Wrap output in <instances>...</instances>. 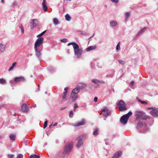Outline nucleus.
Segmentation results:
<instances>
[{
	"instance_id": "obj_40",
	"label": "nucleus",
	"mask_w": 158,
	"mask_h": 158,
	"mask_svg": "<svg viewBox=\"0 0 158 158\" xmlns=\"http://www.w3.org/2000/svg\"><path fill=\"white\" fill-rule=\"evenodd\" d=\"M60 41L62 42L65 43L67 42V39H63L60 40Z\"/></svg>"
},
{
	"instance_id": "obj_5",
	"label": "nucleus",
	"mask_w": 158,
	"mask_h": 158,
	"mask_svg": "<svg viewBox=\"0 0 158 158\" xmlns=\"http://www.w3.org/2000/svg\"><path fill=\"white\" fill-rule=\"evenodd\" d=\"M44 40L43 37H40L37 39L35 44V49L37 50V48H39L38 47L43 44Z\"/></svg>"
},
{
	"instance_id": "obj_57",
	"label": "nucleus",
	"mask_w": 158,
	"mask_h": 158,
	"mask_svg": "<svg viewBox=\"0 0 158 158\" xmlns=\"http://www.w3.org/2000/svg\"><path fill=\"white\" fill-rule=\"evenodd\" d=\"M52 124H51V125L49 126V127L50 128H51V127H52Z\"/></svg>"
},
{
	"instance_id": "obj_22",
	"label": "nucleus",
	"mask_w": 158,
	"mask_h": 158,
	"mask_svg": "<svg viewBox=\"0 0 158 158\" xmlns=\"http://www.w3.org/2000/svg\"><path fill=\"white\" fill-rule=\"evenodd\" d=\"M110 26H116L117 23L116 21H110Z\"/></svg>"
},
{
	"instance_id": "obj_59",
	"label": "nucleus",
	"mask_w": 158,
	"mask_h": 158,
	"mask_svg": "<svg viewBox=\"0 0 158 158\" xmlns=\"http://www.w3.org/2000/svg\"><path fill=\"white\" fill-rule=\"evenodd\" d=\"M94 34H93V35L92 37H90L89 38V39H90V38H91L94 36Z\"/></svg>"
},
{
	"instance_id": "obj_49",
	"label": "nucleus",
	"mask_w": 158,
	"mask_h": 158,
	"mask_svg": "<svg viewBox=\"0 0 158 158\" xmlns=\"http://www.w3.org/2000/svg\"><path fill=\"white\" fill-rule=\"evenodd\" d=\"M98 98L97 97H95L94 99V101L95 102H97Z\"/></svg>"
},
{
	"instance_id": "obj_46",
	"label": "nucleus",
	"mask_w": 158,
	"mask_h": 158,
	"mask_svg": "<svg viewBox=\"0 0 158 158\" xmlns=\"http://www.w3.org/2000/svg\"><path fill=\"white\" fill-rule=\"evenodd\" d=\"M113 2H115L117 3L118 2V0H110Z\"/></svg>"
},
{
	"instance_id": "obj_33",
	"label": "nucleus",
	"mask_w": 158,
	"mask_h": 158,
	"mask_svg": "<svg viewBox=\"0 0 158 158\" xmlns=\"http://www.w3.org/2000/svg\"><path fill=\"white\" fill-rule=\"evenodd\" d=\"M120 42H119L118 44L117 45V46H116V50L117 51H119V50H120Z\"/></svg>"
},
{
	"instance_id": "obj_25",
	"label": "nucleus",
	"mask_w": 158,
	"mask_h": 158,
	"mask_svg": "<svg viewBox=\"0 0 158 158\" xmlns=\"http://www.w3.org/2000/svg\"><path fill=\"white\" fill-rule=\"evenodd\" d=\"M40 156L36 155L35 154L32 155L29 157V158H40Z\"/></svg>"
},
{
	"instance_id": "obj_60",
	"label": "nucleus",
	"mask_w": 158,
	"mask_h": 158,
	"mask_svg": "<svg viewBox=\"0 0 158 158\" xmlns=\"http://www.w3.org/2000/svg\"><path fill=\"white\" fill-rule=\"evenodd\" d=\"M16 113H15V114H14V116H15L16 115Z\"/></svg>"
},
{
	"instance_id": "obj_30",
	"label": "nucleus",
	"mask_w": 158,
	"mask_h": 158,
	"mask_svg": "<svg viewBox=\"0 0 158 158\" xmlns=\"http://www.w3.org/2000/svg\"><path fill=\"white\" fill-rule=\"evenodd\" d=\"M14 154H8L7 155V157L8 158H14Z\"/></svg>"
},
{
	"instance_id": "obj_41",
	"label": "nucleus",
	"mask_w": 158,
	"mask_h": 158,
	"mask_svg": "<svg viewBox=\"0 0 158 158\" xmlns=\"http://www.w3.org/2000/svg\"><path fill=\"white\" fill-rule=\"evenodd\" d=\"M118 61L119 62L122 64H124L125 63L124 61L120 60H118Z\"/></svg>"
},
{
	"instance_id": "obj_26",
	"label": "nucleus",
	"mask_w": 158,
	"mask_h": 158,
	"mask_svg": "<svg viewBox=\"0 0 158 158\" xmlns=\"http://www.w3.org/2000/svg\"><path fill=\"white\" fill-rule=\"evenodd\" d=\"M53 21L55 25H56L59 23V21L56 18H54L53 19Z\"/></svg>"
},
{
	"instance_id": "obj_9",
	"label": "nucleus",
	"mask_w": 158,
	"mask_h": 158,
	"mask_svg": "<svg viewBox=\"0 0 158 158\" xmlns=\"http://www.w3.org/2000/svg\"><path fill=\"white\" fill-rule=\"evenodd\" d=\"M151 114L155 117H157L158 116V109H153L150 112Z\"/></svg>"
},
{
	"instance_id": "obj_10",
	"label": "nucleus",
	"mask_w": 158,
	"mask_h": 158,
	"mask_svg": "<svg viewBox=\"0 0 158 158\" xmlns=\"http://www.w3.org/2000/svg\"><path fill=\"white\" fill-rule=\"evenodd\" d=\"M37 20L36 19H32L30 22L31 27V29L35 27L36 25Z\"/></svg>"
},
{
	"instance_id": "obj_13",
	"label": "nucleus",
	"mask_w": 158,
	"mask_h": 158,
	"mask_svg": "<svg viewBox=\"0 0 158 158\" xmlns=\"http://www.w3.org/2000/svg\"><path fill=\"white\" fill-rule=\"evenodd\" d=\"M85 123V120L84 119H82L81 121L78 122L74 125L75 126H79L83 125Z\"/></svg>"
},
{
	"instance_id": "obj_55",
	"label": "nucleus",
	"mask_w": 158,
	"mask_h": 158,
	"mask_svg": "<svg viewBox=\"0 0 158 158\" xmlns=\"http://www.w3.org/2000/svg\"><path fill=\"white\" fill-rule=\"evenodd\" d=\"M58 124V123H55V124L53 125V126H56Z\"/></svg>"
},
{
	"instance_id": "obj_14",
	"label": "nucleus",
	"mask_w": 158,
	"mask_h": 158,
	"mask_svg": "<svg viewBox=\"0 0 158 158\" xmlns=\"http://www.w3.org/2000/svg\"><path fill=\"white\" fill-rule=\"evenodd\" d=\"M122 155V152L121 151L117 152L113 156L112 158H118Z\"/></svg>"
},
{
	"instance_id": "obj_58",
	"label": "nucleus",
	"mask_w": 158,
	"mask_h": 158,
	"mask_svg": "<svg viewBox=\"0 0 158 158\" xmlns=\"http://www.w3.org/2000/svg\"><path fill=\"white\" fill-rule=\"evenodd\" d=\"M1 1L2 2V3H3L4 2V0H1Z\"/></svg>"
},
{
	"instance_id": "obj_18",
	"label": "nucleus",
	"mask_w": 158,
	"mask_h": 158,
	"mask_svg": "<svg viewBox=\"0 0 158 158\" xmlns=\"http://www.w3.org/2000/svg\"><path fill=\"white\" fill-rule=\"evenodd\" d=\"M22 80H11L10 81V83L12 85H15L16 83L19 82Z\"/></svg>"
},
{
	"instance_id": "obj_44",
	"label": "nucleus",
	"mask_w": 158,
	"mask_h": 158,
	"mask_svg": "<svg viewBox=\"0 0 158 158\" xmlns=\"http://www.w3.org/2000/svg\"><path fill=\"white\" fill-rule=\"evenodd\" d=\"M14 79H24V77H16L14 78Z\"/></svg>"
},
{
	"instance_id": "obj_2",
	"label": "nucleus",
	"mask_w": 158,
	"mask_h": 158,
	"mask_svg": "<svg viewBox=\"0 0 158 158\" xmlns=\"http://www.w3.org/2000/svg\"><path fill=\"white\" fill-rule=\"evenodd\" d=\"M135 115L136 117V119L146 120L149 118L148 116L145 115V113L142 111H137L135 112Z\"/></svg>"
},
{
	"instance_id": "obj_42",
	"label": "nucleus",
	"mask_w": 158,
	"mask_h": 158,
	"mask_svg": "<svg viewBox=\"0 0 158 158\" xmlns=\"http://www.w3.org/2000/svg\"><path fill=\"white\" fill-rule=\"evenodd\" d=\"M78 107V106L76 104H75L74 105V110H75Z\"/></svg>"
},
{
	"instance_id": "obj_23",
	"label": "nucleus",
	"mask_w": 158,
	"mask_h": 158,
	"mask_svg": "<svg viewBox=\"0 0 158 158\" xmlns=\"http://www.w3.org/2000/svg\"><path fill=\"white\" fill-rule=\"evenodd\" d=\"M65 19L68 21H69L71 19V17L69 16V15L68 14H67L65 15Z\"/></svg>"
},
{
	"instance_id": "obj_63",
	"label": "nucleus",
	"mask_w": 158,
	"mask_h": 158,
	"mask_svg": "<svg viewBox=\"0 0 158 158\" xmlns=\"http://www.w3.org/2000/svg\"><path fill=\"white\" fill-rule=\"evenodd\" d=\"M45 94H47V92H45Z\"/></svg>"
},
{
	"instance_id": "obj_27",
	"label": "nucleus",
	"mask_w": 158,
	"mask_h": 158,
	"mask_svg": "<svg viewBox=\"0 0 158 158\" xmlns=\"http://www.w3.org/2000/svg\"><path fill=\"white\" fill-rule=\"evenodd\" d=\"M91 81L92 82L96 84H98L99 82H101V81H99L98 80H92Z\"/></svg>"
},
{
	"instance_id": "obj_43",
	"label": "nucleus",
	"mask_w": 158,
	"mask_h": 158,
	"mask_svg": "<svg viewBox=\"0 0 158 158\" xmlns=\"http://www.w3.org/2000/svg\"><path fill=\"white\" fill-rule=\"evenodd\" d=\"M67 95L63 94L62 96V98L63 100V101H65V99H66Z\"/></svg>"
},
{
	"instance_id": "obj_45",
	"label": "nucleus",
	"mask_w": 158,
	"mask_h": 158,
	"mask_svg": "<svg viewBox=\"0 0 158 158\" xmlns=\"http://www.w3.org/2000/svg\"><path fill=\"white\" fill-rule=\"evenodd\" d=\"M17 5V3L16 2H14L12 4V6H16Z\"/></svg>"
},
{
	"instance_id": "obj_17",
	"label": "nucleus",
	"mask_w": 158,
	"mask_h": 158,
	"mask_svg": "<svg viewBox=\"0 0 158 158\" xmlns=\"http://www.w3.org/2000/svg\"><path fill=\"white\" fill-rule=\"evenodd\" d=\"M70 97L71 98L72 101L73 102L76 101L78 98V96L77 95H76L75 94H72L71 93Z\"/></svg>"
},
{
	"instance_id": "obj_39",
	"label": "nucleus",
	"mask_w": 158,
	"mask_h": 158,
	"mask_svg": "<svg viewBox=\"0 0 158 158\" xmlns=\"http://www.w3.org/2000/svg\"><path fill=\"white\" fill-rule=\"evenodd\" d=\"M17 158H23V155L22 154H19L17 155Z\"/></svg>"
},
{
	"instance_id": "obj_29",
	"label": "nucleus",
	"mask_w": 158,
	"mask_h": 158,
	"mask_svg": "<svg viewBox=\"0 0 158 158\" xmlns=\"http://www.w3.org/2000/svg\"><path fill=\"white\" fill-rule=\"evenodd\" d=\"M143 125V124L142 123L139 122L137 125V128H141V127H142Z\"/></svg>"
},
{
	"instance_id": "obj_20",
	"label": "nucleus",
	"mask_w": 158,
	"mask_h": 158,
	"mask_svg": "<svg viewBox=\"0 0 158 158\" xmlns=\"http://www.w3.org/2000/svg\"><path fill=\"white\" fill-rule=\"evenodd\" d=\"M96 48L97 46L96 45L91 46L87 48L86 50L87 51H90L91 50L95 49Z\"/></svg>"
},
{
	"instance_id": "obj_36",
	"label": "nucleus",
	"mask_w": 158,
	"mask_h": 158,
	"mask_svg": "<svg viewBox=\"0 0 158 158\" xmlns=\"http://www.w3.org/2000/svg\"><path fill=\"white\" fill-rule=\"evenodd\" d=\"M47 123H48V121L47 120L46 121L44 122V127H43L44 128H44H46L47 127Z\"/></svg>"
},
{
	"instance_id": "obj_16",
	"label": "nucleus",
	"mask_w": 158,
	"mask_h": 158,
	"mask_svg": "<svg viewBox=\"0 0 158 158\" xmlns=\"http://www.w3.org/2000/svg\"><path fill=\"white\" fill-rule=\"evenodd\" d=\"M43 8L44 11H46L47 10V7L46 5V0H43L42 3Z\"/></svg>"
},
{
	"instance_id": "obj_32",
	"label": "nucleus",
	"mask_w": 158,
	"mask_h": 158,
	"mask_svg": "<svg viewBox=\"0 0 158 158\" xmlns=\"http://www.w3.org/2000/svg\"><path fill=\"white\" fill-rule=\"evenodd\" d=\"M46 31L45 30V31H43L40 34H39L38 35H37V37H40V36H42L45 33V32H46Z\"/></svg>"
},
{
	"instance_id": "obj_56",
	"label": "nucleus",
	"mask_w": 158,
	"mask_h": 158,
	"mask_svg": "<svg viewBox=\"0 0 158 158\" xmlns=\"http://www.w3.org/2000/svg\"><path fill=\"white\" fill-rule=\"evenodd\" d=\"M66 108L65 107H62L61 108V110H64V109H65Z\"/></svg>"
},
{
	"instance_id": "obj_62",
	"label": "nucleus",
	"mask_w": 158,
	"mask_h": 158,
	"mask_svg": "<svg viewBox=\"0 0 158 158\" xmlns=\"http://www.w3.org/2000/svg\"><path fill=\"white\" fill-rule=\"evenodd\" d=\"M35 105L34 106H33V107H35Z\"/></svg>"
},
{
	"instance_id": "obj_11",
	"label": "nucleus",
	"mask_w": 158,
	"mask_h": 158,
	"mask_svg": "<svg viewBox=\"0 0 158 158\" xmlns=\"http://www.w3.org/2000/svg\"><path fill=\"white\" fill-rule=\"evenodd\" d=\"M22 111L24 112H27L28 111L27 106L25 104H23L21 107Z\"/></svg>"
},
{
	"instance_id": "obj_3",
	"label": "nucleus",
	"mask_w": 158,
	"mask_h": 158,
	"mask_svg": "<svg viewBox=\"0 0 158 158\" xmlns=\"http://www.w3.org/2000/svg\"><path fill=\"white\" fill-rule=\"evenodd\" d=\"M132 113L131 111H129L127 114L123 115L120 118V123L123 124H126L127 122L129 117L132 115Z\"/></svg>"
},
{
	"instance_id": "obj_7",
	"label": "nucleus",
	"mask_w": 158,
	"mask_h": 158,
	"mask_svg": "<svg viewBox=\"0 0 158 158\" xmlns=\"http://www.w3.org/2000/svg\"><path fill=\"white\" fill-rule=\"evenodd\" d=\"M84 136L82 135H81L79 136L78 138V142L77 144L76 145V147L77 148H79L83 144V142L82 140L83 139Z\"/></svg>"
},
{
	"instance_id": "obj_38",
	"label": "nucleus",
	"mask_w": 158,
	"mask_h": 158,
	"mask_svg": "<svg viewBox=\"0 0 158 158\" xmlns=\"http://www.w3.org/2000/svg\"><path fill=\"white\" fill-rule=\"evenodd\" d=\"M139 101L142 104H147V102H146L143 101L141 100H139Z\"/></svg>"
},
{
	"instance_id": "obj_24",
	"label": "nucleus",
	"mask_w": 158,
	"mask_h": 158,
	"mask_svg": "<svg viewBox=\"0 0 158 158\" xmlns=\"http://www.w3.org/2000/svg\"><path fill=\"white\" fill-rule=\"evenodd\" d=\"M10 139L11 140L13 141V140H15V135H14V134L10 135Z\"/></svg>"
},
{
	"instance_id": "obj_51",
	"label": "nucleus",
	"mask_w": 158,
	"mask_h": 158,
	"mask_svg": "<svg viewBox=\"0 0 158 158\" xmlns=\"http://www.w3.org/2000/svg\"><path fill=\"white\" fill-rule=\"evenodd\" d=\"M16 62H15L12 64V66L14 67L16 65Z\"/></svg>"
},
{
	"instance_id": "obj_21",
	"label": "nucleus",
	"mask_w": 158,
	"mask_h": 158,
	"mask_svg": "<svg viewBox=\"0 0 158 158\" xmlns=\"http://www.w3.org/2000/svg\"><path fill=\"white\" fill-rule=\"evenodd\" d=\"M6 46L4 44H1L0 45V51L3 52L4 51Z\"/></svg>"
},
{
	"instance_id": "obj_28",
	"label": "nucleus",
	"mask_w": 158,
	"mask_h": 158,
	"mask_svg": "<svg viewBox=\"0 0 158 158\" xmlns=\"http://www.w3.org/2000/svg\"><path fill=\"white\" fill-rule=\"evenodd\" d=\"M93 135L95 136L97 135L98 134V130L96 129L93 132Z\"/></svg>"
},
{
	"instance_id": "obj_31",
	"label": "nucleus",
	"mask_w": 158,
	"mask_h": 158,
	"mask_svg": "<svg viewBox=\"0 0 158 158\" xmlns=\"http://www.w3.org/2000/svg\"><path fill=\"white\" fill-rule=\"evenodd\" d=\"M147 29V28L145 27L143 29H142L138 33L137 35H139L140 34L144 32V30Z\"/></svg>"
},
{
	"instance_id": "obj_50",
	"label": "nucleus",
	"mask_w": 158,
	"mask_h": 158,
	"mask_svg": "<svg viewBox=\"0 0 158 158\" xmlns=\"http://www.w3.org/2000/svg\"><path fill=\"white\" fill-rule=\"evenodd\" d=\"M14 67L12 65L10 68L9 69V71H11V70H12L13 68H14Z\"/></svg>"
},
{
	"instance_id": "obj_6",
	"label": "nucleus",
	"mask_w": 158,
	"mask_h": 158,
	"mask_svg": "<svg viewBox=\"0 0 158 158\" xmlns=\"http://www.w3.org/2000/svg\"><path fill=\"white\" fill-rule=\"evenodd\" d=\"M73 147V143L69 142L67 143L64 148V151L67 153L70 152Z\"/></svg>"
},
{
	"instance_id": "obj_1",
	"label": "nucleus",
	"mask_w": 158,
	"mask_h": 158,
	"mask_svg": "<svg viewBox=\"0 0 158 158\" xmlns=\"http://www.w3.org/2000/svg\"><path fill=\"white\" fill-rule=\"evenodd\" d=\"M72 45L73 46L74 53L77 58L80 57L82 54L83 50L82 49H79L78 44L74 42H72L69 43L68 46H70Z\"/></svg>"
},
{
	"instance_id": "obj_47",
	"label": "nucleus",
	"mask_w": 158,
	"mask_h": 158,
	"mask_svg": "<svg viewBox=\"0 0 158 158\" xmlns=\"http://www.w3.org/2000/svg\"><path fill=\"white\" fill-rule=\"evenodd\" d=\"M134 81H131V82H130V85L131 86H132L134 85Z\"/></svg>"
},
{
	"instance_id": "obj_19",
	"label": "nucleus",
	"mask_w": 158,
	"mask_h": 158,
	"mask_svg": "<svg viewBox=\"0 0 158 158\" xmlns=\"http://www.w3.org/2000/svg\"><path fill=\"white\" fill-rule=\"evenodd\" d=\"M35 50L36 52V56L39 58L41 55L40 51L39 50V48H37V50H36V49Z\"/></svg>"
},
{
	"instance_id": "obj_54",
	"label": "nucleus",
	"mask_w": 158,
	"mask_h": 158,
	"mask_svg": "<svg viewBox=\"0 0 158 158\" xmlns=\"http://www.w3.org/2000/svg\"><path fill=\"white\" fill-rule=\"evenodd\" d=\"M22 27H23V26L22 25V24H19V28L21 29V28H22Z\"/></svg>"
},
{
	"instance_id": "obj_64",
	"label": "nucleus",
	"mask_w": 158,
	"mask_h": 158,
	"mask_svg": "<svg viewBox=\"0 0 158 158\" xmlns=\"http://www.w3.org/2000/svg\"><path fill=\"white\" fill-rule=\"evenodd\" d=\"M145 127H146V124H145Z\"/></svg>"
},
{
	"instance_id": "obj_37",
	"label": "nucleus",
	"mask_w": 158,
	"mask_h": 158,
	"mask_svg": "<svg viewBox=\"0 0 158 158\" xmlns=\"http://www.w3.org/2000/svg\"><path fill=\"white\" fill-rule=\"evenodd\" d=\"M73 115V113L72 111H71L69 113V117L71 118H72Z\"/></svg>"
},
{
	"instance_id": "obj_61",
	"label": "nucleus",
	"mask_w": 158,
	"mask_h": 158,
	"mask_svg": "<svg viewBox=\"0 0 158 158\" xmlns=\"http://www.w3.org/2000/svg\"><path fill=\"white\" fill-rule=\"evenodd\" d=\"M146 130V131H148V128H147Z\"/></svg>"
},
{
	"instance_id": "obj_4",
	"label": "nucleus",
	"mask_w": 158,
	"mask_h": 158,
	"mask_svg": "<svg viewBox=\"0 0 158 158\" xmlns=\"http://www.w3.org/2000/svg\"><path fill=\"white\" fill-rule=\"evenodd\" d=\"M119 109L120 111H124L127 109L125 103L122 100H120L118 103Z\"/></svg>"
},
{
	"instance_id": "obj_8",
	"label": "nucleus",
	"mask_w": 158,
	"mask_h": 158,
	"mask_svg": "<svg viewBox=\"0 0 158 158\" xmlns=\"http://www.w3.org/2000/svg\"><path fill=\"white\" fill-rule=\"evenodd\" d=\"M102 114L105 116H107L110 114V111H109L107 107H105L103 108Z\"/></svg>"
},
{
	"instance_id": "obj_48",
	"label": "nucleus",
	"mask_w": 158,
	"mask_h": 158,
	"mask_svg": "<svg viewBox=\"0 0 158 158\" xmlns=\"http://www.w3.org/2000/svg\"><path fill=\"white\" fill-rule=\"evenodd\" d=\"M21 33H22V34H23L24 33V28H23V27H22V28H21Z\"/></svg>"
},
{
	"instance_id": "obj_12",
	"label": "nucleus",
	"mask_w": 158,
	"mask_h": 158,
	"mask_svg": "<svg viewBox=\"0 0 158 158\" xmlns=\"http://www.w3.org/2000/svg\"><path fill=\"white\" fill-rule=\"evenodd\" d=\"M77 87L80 89L84 88L86 86V85L84 83H79L77 85Z\"/></svg>"
},
{
	"instance_id": "obj_34",
	"label": "nucleus",
	"mask_w": 158,
	"mask_h": 158,
	"mask_svg": "<svg viewBox=\"0 0 158 158\" xmlns=\"http://www.w3.org/2000/svg\"><path fill=\"white\" fill-rule=\"evenodd\" d=\"M130 13L129 12H126L125 14V16L126 17V20H127L128 18L129 17V16H130Z\"/></svg>"
},
{
	"instance_id": "obj_15",
	"label": "nucleus",
	"mask_w": 158,
	"mask_h": 158,
	"mask_svg": "<svg viewBox=\"0 0 158 158\" xmlns=\"http://www.w3.org/2000/svg\"><path fill=\"white\" fill-rule=\"evenodd\" d=\"M80 89L77 87L73 89L71 94H76L79 92Z\"/></svg>"
},
{
	"instance_id": "obj_52",
	"label": "nucleus",
	"mask_w": 158,
	"mask_h": 158,
	"mask_svg": "<svg viewBox=\"0 0 158 158\" xmlns=\"http://www.w3.org/2000/svg\"><path fill=\"white\" fill-rule=\"evenodd\" d=\"M68 89V88L67 87H65L64 89V90L65 91H67V90Z\"/></svg>"
},
{
	"instance_id": "obj_53",
	"label": "nucleus",
	"mask_w": 158,
	"mask_h": 158,
	"mask_svg": "<svg viewBox=\"0 0 158 158\" xmlns=\"http://www.w3.org/2000/svg\"><path fill=\"white\" fill-rule=\"evenodd\" d=\"M67 92H68L67 91L64 92L63 93V94L67 95Z\"/></svg>"
},
{
	"instance_id": "obj_35",
	"label": "nucleus",
	"mask_w": 158,
	"mask_h": 158,
	"mask_svg": "<svg viewBox=\"0 0 158 158\" xmlns=\"http://www.w3.org/2000/svg\"><path fill=\"white\" fill-rule=\"evenodd\" d=\"M6 81L5 80H0V83L2 84H6Z\"/></svg>"
}]
</instances>
